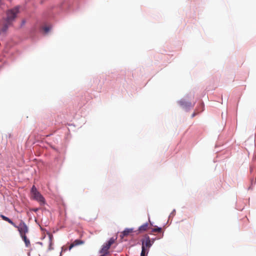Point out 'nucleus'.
<instances>
[{
	"label": "nucleus",
	"instance_id": "15",
	"mask_svg": "<svg viewBox=\"0 0 256 256\" xmlns=\"http://www.w3.org/2000/svg\"><path fill=\"white\" fill-rule=\"evenodd\" d=\"M74 246L73 244H71L69 246L68 250H70L72 248H74Z\"/></svg>",
	"mask_w": 256,
	"mask_h": 256
},
{
	"label": "nucleus",
	"instance_id": "13",
	"mask_svg": "<svg viewBox=\"0 0 256 256\" xmlns=\"http://www.w3.org/2000/svg\"><path fill=\"white\" fill-rule=\"evenodd\" d=\"M162 232V228H152L151 232Z\"/></svg>",
	"mask_w": 256,
	"mask_h": 256
},
{
	"label": "nucleus",
	"instance_id": "2",
	"mask_svg": "<svg viewBox=\"0 0 256 256\" xmlns=\"http://www.w3.org/2000/svg\"><path fill=\"white\" fill-rule=\"evenodd\" d=\"M31 198L38 202L40 205L45 204V199L44 196L38 191L34 186H33L30 190Z\"/></svg>",
	"mask_w": 256,
	"mask_h": 256
},
{
	"label": "nucleus",
	"instance_id": "7",
	"mask_svg": "<svg viewBox=\"0 0 256 256\" xmlns=\"http://www.w3.org/2000/svg\"><path fill=\"white\" fill-rule=\"evenodd\" d=\"M150 228V226L149 225V224L148 222H146V223L142 224L138 228V230L140 232H146Z\"/></svg>",
	"mask_w": 256,
	"mask_h": 256
},
{
	"label": "nucleus",
	"instance_id": "6",
	"mask_svg": "<svg viewBox=\"0 0 256 256\" xmlns=\"http://www.w3.org/2000/svg\"><path fill=\"white\" fill-rule=\"evenodd\" d=\"M11 24H8V22L5 20L3 22H1L0 24V34H3L6 32L8 29V28L10 26Z\"/></svg>",
	"mask_w": 256,
	"mask_h": 256
},
{
	"label": "nucleus",
	"instance_id": "9",
	"mask_svg": "<svg viewBox=\"0 0 256 256\" xmlns=\"http://www.w3.org/2000/svg\"><path fill=\"white\" fill-rule=\"evenodd\" d=\"M0 216L2 218L3 220L8 222L9 224H10L12 226H15V224L10 219L8 218V217H6V216H4V215H2V214H1Z\"/></svg>",
	"mask_w": 256,
	"mask_h": 256
},
{
	"label": "nucleus",
	"instance_id": "12",
	"mask_svg": "<svg viewBox=\"0 0 256 256\" xmlns=\"http://www.w3.org/2000/svg\"><path fill=\"white\" fill-rule=\"evenodd\" d=\"M74 246H77L78 245L82 244H84V242L80 240H76L73 242Z\"/></svg>",
	"mask_w": 256,
	"mask_h": 256
},
{
	"label": "nucleus",
	"instance_id": "4",
	"mask_svg": "<svg viewBox=\"0 0 256 256\" xmlns=\"http://www.w3.org/2000/svg\"><path fill=\"white\" fill-rule=\"evenodd\" d=\"M116 240V238H110L108 241L102 245V248L100 251V253L106 256V255L109 254V249L111 246L114 243Z\"/></svg>",
	"mask_w": 256,
	"mask_h": 256
},
{
	"label": "nucleus",
	"instance_id": "5",
	"mask_svg": "<svg viewBox=\"0 0 256 256\" xmlns=\"http://www.w3.org/2000/svg\"><path fill=\"white\" fill-rule=\"evenodd\" d=\"M14 226L18 229L20 236L25 235L28 232V228L22 220H20L18 226L15 224Z\"/></svg>",
	"mask_w": 256,
	"mask_h": 256
},
{
	"label": "nucleus",
	"instance_id": "11",
	"mask_svg": "<svg viewBox=\"0 0 256 256\" xmlns=\"http://www.w3.org/2000/svg\"><path fill=\"white\" fill-rule=\"evenodd\" d=\"M23 240L24 241L26 246L28 247L30 246V242L26 236L25 235L20 236Z\"/></svg>",
	"mask_w": 256,
	"mask_h": 256
},
{
	"label": "nucleus",
	"instance_id": "10",
	"mask_svg": "<svg viewBox=\"0 0 256 256\" xmlns=\"http://www.w3.org/2000/svg\"><path fill=\"white\" fill-rule=\"evenodd\" d=\"M0 216L2 218L3 220L8 222L9 224H10L12 226H15V224L10 219L8 218V217H6V216H4V215H2V214H1Z\"/></svg>",
	"mask_w": 256,
	"mask_h": 256
},
{
	"label": "nucleus",
	"instance_id": "16",
	"mask_svg": "<svg viewBox=\"0 0 256 256\" xmlns=\"http://www.w3.org/2000/svg\"><path fill=\"white\" fill-rule=\"evenodd\" d=\"M147 256V254H144L143 252H141V254H140V256Z\"/></svg>",
	"mask_w": 256,
	"mask_h": 256
},
{
	"label": "nucleus",
	"instance_id": "1",
	"mask_svg": "<svg viewBox=\"0 0 256 256\" xmlns=\"http://www.w3.org/2000/svg\"><path fill=\"white\" fill-rule=\"evenodd\" d=\"M154 242V239L150 240L149 236L147 234L145 235L144 238L142 240V252L146 254L148 253L149 249L153 244Z\"/></svg>",
	"mask_w": 256,
	"mask_h": 256
},
{
	"label": "nucleus",
	"instance_id": "14",
	"mask_svg": "<svg viewBox=\"0 0 256 256\" xmlns=\"http://www.w3.org/2000/svg\"><path fill=\"white\" fill-rule=\"evenodd\" d=\"M45 33H48L50 30V27L49 26H44L42 28Z\"/></svg>",
	"mask_w": 256,
	"mask_h": 256
},
{
	"label": "nucleus",
	"instance_id": "8",
	"mask_svg": "<svg viewBox=\"0 0 256 256\" xmlns=\"http://www.w3.org/2000/svg\"><path fill=\"white\" fill-rule=\"evenodd\" d=\"M134 230L132 228H126L122 233V236L123 238L128 236Z\"/></svg>",
	"mask_w": 256,
	"mask_h": 256
},
{
	"label": "nucleus",
	"instance_id": "3",
	"mask_svg": "<svg viewBox=\"0 0 256 256\" xmlns=\"http://www.w3.org/2000/svg\"><path fill=\"white\" fill-rule=\"evenodd\" d=\"M20 6H17L13 8L8 10L6 12V18L4 20L8 24H12V22L15 20L16 15L19 13Z\"/></svg>",
	"mask_w": 256,
	"mask_h": 256
}]
</instances>
